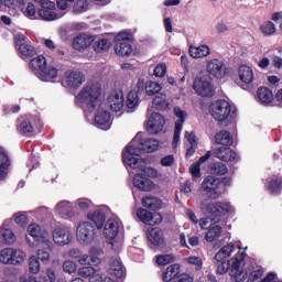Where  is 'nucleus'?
Masks as SVG:
<instances>
[{
    "label": "nucleus",
    "instance_id": "nucleus-1",
    "mask_svg": "<svg viewBox=\"0 0 282 282\" xmlns=\"http://www.w3.org/2000/svg\"><path fill=\"white\" fill-rule=\"evenodd\" d=\"M77 107L84 111H96L105 105V97H102V86L98 82L88 83L75 97Z\"/></svg>",
    "mask_w": 282,
    "mask_h": 282
},
{
    "label": "nucleus",
    "instance_id": "nucleus-2",
    "mask_svg": "<svg viewBox=\"0 0 282 282\" xmlns=\"http://www.w3.org/2000/svg\"><path fill=\"white\" fill-rule=\"evenodd\" d=\"M238 253L235 258H231L229 261L226 260L216 261L217 264V273L218 274H226L229 270V274L231 276L232 282H243L248 276V272H246V250L241 249V246H238Z\"/></svg>",
    "mask_w": 282,
    "mask_h": 282
},
{
    "label": "nucleus",
    "instance_id": "nucleus-3",
    "mask_svg": "<svg viewBox=\"0 0 282 282\" xmlns=\"http://www.w3.org/2000/svg\"><path fill=\"white\" fill-rule=\"evenodd\" d=\"M160 149V141L156 139H142V133H138L133 140L126 147L122 160L130 155L131 159L142 160L140 153H154Z\"/></svg>",
    "mask_w": 282,
    "mask_h": 282
},
{
    "label": "nucleus",
    "instance_id": "nucleus-4",
    "mask_svg": "<svg viewBox=\"0 0 282 282\" xmlns=\"http://www.w3.org/2000/svg\"><path fill=\"white\" fill-rule=\"evenodd\" d=\"M209 113L216 122H230L237 118V107L226 100H217L210 105Z\"/></svg>",
    "mask_w": 282,
    "mask_h": 282
},
{
    "label": "nucleus",
    "instance_id": "nucleus-5",
    "mask_svg": "<svg viewBox=\"0 0 282 282\" xmlns=\"http://www.w3.org/2000/svg\"><path fill=\"white\" fill-rule=\"evenodd\" d=\"M199 208L204 215H212V217H223V215L235 213V207L228 202L209 203L208 199H203Z\"/></svg>",
    "mask_w": 282,
    "mask_h": 282
},
{
    "label": "nucleus",
    "instance_id": "nucleus-6",
    "mask_svg": "<svg viewBox=\"0 0 282 282\" xmlns=\"http://www.w3.org/2000/svg\"><path fill=\"white\" fill-rule=\"evenodd\" d=\"M76 237L82 246H90L96 239V227L89 221H82L77 225Z\"/></svg>",
    "mask_w": 282,
    "mask_h": 282
},
{
    "label": "nucleus",
    "instance_id": "nucleus-7",
    "mask_svg": "<svg viewBox=\"0 0 282 282\" xmlns=\"http://www.w3.org/2000/svg\"><path fill=\"white\" fill-rule=\"evenodd\" d=\"M123 163L130 169L138 171L143 177H158V170L147 166L144 159H131V154H126Z\"/></svg>",
    "mask_w": 282,
    "mask_h": 282
},
{
    "label": "nucleus",
    "instance_id": "nucleus-8",
    "mask_svg": "<svg viewBox=\"0 0 282 282\" xmlns=\"http://www.w3.org/2000/svg\"><path fill=\"white\" fill-rule=\"evenodd\" d=\"M41 237L43 238V243L50 248V246H52V242L50 241V234L43 232L41 236V226L36 223L30 224L26 235V243H29L30 248H37Z\"/></svg>",
    "mask_w": 282,
    "mask_h": 282
},
{
    "label": "nucleus",
    "instance_id": "nucleus-9",
    "mask_svg": "<svg viewBox=\"0 0 282 282\" xmlns=\"http://www.w3.org/2000/svg\"><path fill=\"white\" fill-rule=\"evenodd\" d=\"M28 259L25 251L15 248H6L0 252V262L4 265H19Z\"/></svg>",
    "mask_w": 282,
    "mask_h": 282
},
{
    "label": "nucleus",
    "instance_id": "nucleus-10",
    "mask_svg": "<svg viewBox=\"0 0 282 282\" xmlns=\"http://www.w3.org/2000/svg\"><path fill=\"white\" fill-rule=\"evenodd\" d=\"M206 72L210 78L221 80V78H226L228 74V66L219 58H212L206 62Z\"/></svg>",
    "mask_w": 282,
    "mask_h": 282
},
{
    "label": "nucleus",
    "instance_id": "nucleus-11",
    "mask_svg": "<svg viewBox=\"0 0 282 282\" xmlns=\"http://www.w3.org/2000/svg\"><path fill=\"white\" fill-rule=\"evenodd\" d=\"M221 182L215 176H207L200 184L202 191L206 193L209 199H219L221 191H219Z\"/></svg>",
    "mask_w": 282,
    "mask_h": 282
},
{
    "label": "nucleus",
    "instance_id": "nucleus-12",
    "mask_svg": "<svg viewBox=\"0 0 282 282\" xmlns=\"http://www.w3.org/2000/svg\"><path fill=\"white\" fill-rule=\"evenodd\" d=\"M193 89L198 96H203L204 98H212V96H215V87H213V84L206 76L197 77L194 80Z\"/></svg>",
    "mask_w": 282,
    "mask_h": 282
},
{
    "label": "nucleus",
    "instance_id": "nucleus-13",
    "mask_svg": "<svg viewBox=\"0 0 282 282\" xmlns=\"http://www.w3.org/2000/svg\"><path fill=\"white\" fill-rule=\"evenodd\" d=\"M15 47L22 58H32L36 55V50L23 34L15 35Z\"/></svg>",
    "mask_w": 282,
    "mask_h": 282
},
{
    "label": "nucleus",
    "instance_id": "nucleus-14",
    "mask_svg": "<svg viewBox=\"0 0 282 282\" xmlns=\"http://www.w3.org/2000/svg\"><path fill=\"white\" fill-rule=\"evenodd\" d=\"M39 14L43 21H56L65 17V12H56V4L53 1L42 2Z\"/></svg>",
    "mask_w": 282,
    "mask_h": 282
},
{
    "label": "nucleus",
    "instance_id": "nucleus-15",
    "mask_svg": "<svg viewBox=\"0 0 282 282\" xmlns=\"http://www.w3.org/2000/svg\"><path fill=\"white\" fill-rule=\"evenodd\" d=\"M175 116V129L172 147L173 149H177V144H180V134L182 133V126L186 122V111L182 110L180 107L174 108Z\"/></svg>",
    "mask_w": 282,
    "mask_h": 282
},
{
    "label": "nucleus",
    "instance_id": "nucleus-16",
    "mask_svg": "<svg viewBox=\"0 0 282 282\" xmlns=\"http://www.w3.org/2000/svg\"><path fill=\"white\" fill-rule=\"evenodd\" d=\"M164 124L166 121L161 113L154 112L150 116L147 124V131L150 135H158L164 130Z\"/></svg>",
    "mask_w": 282,
    "mask_h": 282
},
{
    "label": "nucleus",
    "instance_id": "nucleus-17",
    "mask_svg": "<svg viewBox=\"0 0 282 282\" xmlns=\"http://www.w3.org/2000/svg\"><path fill=\"white\" fill-rule=\"evenodd\" d=\"M94 111H97L95 116V126L102 131H109V129H111V113L105 109V104Z\"/></svg>",
    "mask_w": 282,
    "mask_h": 282
},
{
    "label": "nucleus",
    "instance_id": "nucleus-18",
    "mask_svg": "<svg viewBox=\"0 0 282 282\" xmlns=\"http://www.w3.org/2000/svg\"><path fill=\"white\" fill-rule=\"evenodd\" d=\"M53 241L56 246H69L72 243V232L66 227H55L52 230Z\"/></svg>",
    "mask_w": 282,
    "mask_h": 282
},
{
    "label": "nucleus",
    "instance_id": "nucleus-19",
    "mask_svg": "<svg viewBox=\"0 0 282 282\" xmlns=\"http://www.w3.org/2000/svg\"><path fill=\"white\" fill-rule=\"evenodd\" d=\"M85 83V75L80 72H67L62 80L63 87L78 89Z\"/></svg>",
    "mask_w": 282,
    "mask_h": 282
},
{
    "label": "nucleus",
    "instance_id": "nucleus-20",
    "mask_svg": "<svg viewBox=\"0 0 282 282\" xmlns=\"http://www.w3.org/2000/svg\"><path fill=\"white\" fill-rule=\"evenodd\" d=\"M137 217L147 226H158V224H162V214L160 213H151L147 209L139 208L137 210Z\"/></svg>",
    "mask_w": 282,
    "mask_h": 282
},
{
    "label": "nucleus",
    "instance_id": "nucleus-21",
    "mask_svg": "<svg viewBox=\"0 0 282 282\" xmlns=\"http://www.w3.org/2000/svg\"><path fill=\"white\" fill-rule=\"evenodd\" d=\"M55 215L62 217V219H74L76 213L74 212V205L69 200H61L55 205Z\"/></svg>",
    "mask_w": 282,
    "mask_h": 282
},
{
    "label": "nucleus",
    "instance_id": "nucleus-22",
    "mask_svg": "<svg viewBox=\"0 0 282 282\" xmlns=\"http://www.w3.org/2000/svg\"><path fill=\"white\" fill-rule=\"evenodd\" d=\"M100 254H102V250L100 248H93L89 251V254H80L77 260L79 265H100Z\"/></svg>",
    "mask_w": 282,
    "mask_h": 282
},
{
    "label": "nucleus",
    "instance_id": "nucleus-23",
    "mask_svg": "<svg viewBox=\"0 0 282 282\" xmlns=\"http://www.w3.org/2000/svg\"><path fill=\"white\" fill-rule=\"evenodd\" d=\"M108 105L111 111H121L124 107V93L122 90H115L108 97Z\"/></svg>",
    "mask_w": 282,
    "mask_h": 282
},
{
    "label": "nucleus",
    "instance_id": "nucleus-24",
    "mask_svg": "<svg viewBox=\"0 0 282 282\" xmlns=\"http://www.w3.org/2000/svg\"><path fill=\"white\" fill-rule=\"evenodd\" d=\"M118 232H120V219L109 218L104 228L105 237H107V239H116Z\"/></svg>",
    "mask_w": 282,
    "mask_h": 282
},
{
    "label": "nucleus",
    "instance_id": "nucleus-25",
    "mask_svg": "<svg viewBox=\"0 0 282 282\" xmlns=\"http://www.w3.org/2000/svg\"><path fill=\"white\" fill-rule=\"evenodd\" d=\"M108 274L116 276V279H122L124 276V267L119 258H110L108 264Z\"/></svg>",
    "mask_w": 282,
    "mask_h": 282
},
{
    "label": "nucleus",
    "instance_id": "nucleus-26",
    "mask_svg": "<svg viewBox=\"0 0 282 282\" xmlns=\"http://www.w3.org/2000/svg\"><path fill=\"white\" fill-rule=\"evenodd\" d=\"M133 186L135 188H139V191H143L144 193H149V191H153V181H151V178L145 177L144 175L140 174V172L138 174H135L133 176Z\"/></svg>",
    "mask_w": 282,
    "mask_h": 282
},
{
    "label": "nucleus",
    "instance_id": "nucleus-27",
    "mask_svg": "<svg viewBox=\"0 0 282 282\" xmlns=\"http://www.w3.org/2000/svg\"><path fill=\"white\" fill-rule=\"evenodd\" d=\"M239 80L242 85H252L254 80V72L248 65H241L238 69Z\"/></svg>",
    "mask_w": 282,
    "mask_h": 282
},
{
    "label": "nucleus",
    "instance_id": "nucleus-28",
    "mask_svg": "<svg viewBox=\"0 0 282 282\" xmlns=\"http://www.w3.org/2000/svg\"><path fill=\"white\" fill-rule=\"evenodd\" d=\"M147 237L152 246L164 245V232L160 228H151L147 231Z\"/></svg>",
    "mask_w": 282,
    "mask_h": 282
},
{
    "label": "nucleus",
    "instance_id": "nucleus-29",
    "mask_svg": "<svg viewBox=\"0 0 282 282\" xmlns=\"http://www.w3.org/2000/svg\"><path fill=\"white\" fill-rule=\"evenodd\" d=\"M87 219L95 224L97 230H102L105 228V221H107V216L101 210H95L88 213Z\"/></svg>",
    "mask_w": 282,
    "mask_h": 282
},
{
    "label": "nucleus",
    "instance_id": "nucleus-30",
    "mask_svg": "<svg viewBox=\"0 0 282 282\" xmlns=\"http://www.w3.org/2000/svg\"><path fill=\"white\" fill-rule=\"evenodd\" d=\"M214 155L221 162H232L237 158V153L230 148H218L214 151Z\"/></svg>",
    "mask_w": 282,
    "mask_h": 282
},
{
    "label": "nucleus",
    "instance_id": "nucleus-31",
    "mask_svg": "<svg viewBox=\"0 0 282 282\" xmlns=\"http://www.w3.org/2000/svg\"><path fill=\"white\" fill-rule=\"evenodd\" d=\"M31 69L33 74L37 77L41 75V72H44L47 67V59L43 55H39L30 62Z\"/></svg>",
    "mask_w": 282,
    "mask_h": 282
},
{
    "label": "nucleus",
    "instance_id": "nucleus-32",
    "mask_svg": "<svg viewBox=\"0 0 282 282\" xmlns=\"http://www.w3.org/2000/svg\"><path fill=\"white\" fill-rule=\"evenodd\" d=\"M91 43H94V36L80 34L73 40V47L74 50H85V47H89Z\"/></svg>",
    "mask_w": 282,
    "mask_h": 282
},
{
    "label": "nucleus",
    "instance_id": "nucleus-33",
    "mask_svg": "<svg viewBox=\"0 0 282 282\" xmlns=\"http://www.w3.org/2000/svg\"><path fill=\"white\" fill-rule=\"evenodd\" d=\"M189 55L192 58H206L210 56V47L208 45L189 46Z\"/></svg>",
    "mask_w": 282,
    "mask_h": 282
},
{
    "label": "nucleus",
    "instance_id": "nucleus-34",
    "mask_svg": "<svg viewBox=\"0 0 282 282\" xmlns=\"http://www.w3.org/2000/svg\"><path fill=\"white\" fill-rule=\"evenodd\" d=\"M219 237H221V226L210 224L207 232L205 234V241L213 243V241H217Z\"/></svg>",
    "mask_w": 282,
    "mask_h": 282
},
{
    "label": "nucleus",
    "instance_id": "nucleus-35",
    "mask_svg": "<svg viewBox=\"0 0 282 282\" xmlns=\"http://www.w3.org/2000/svg\"><path fill=\"white\" fill-rule=\"evenodd\" d=\"M142 206L149 210H160L162 208V199L155 196H145L142 199Z\"/></svg>",
    "mask_w": 282,
    "mask_h": 282
},
{
    "label": "nucleus",
    "instance_id": "nucleus-36",
    "mask_svg": "<svg viewBox=\"0 0 282 282\" xmlns=\"http://www.w3.org/2000/svg\"><path fill=\"white\" fill-rule=\"evenodd\" d=\"M115 52L117 56H131L133 47L128 41H120L116 43Z\"/></svg>",
    "mask_w": 282,
    "mask_h": 282
},
{
    "label": "nucleus",
    "instance_id": "nucleus-37",
    "mask_svg": "<svg viewBox=\"0 0 282 282\" xmlns=\"http://www.w3.org/2000/svg\"><path fill=\"white\" fill-rule=\"evenodd\" d=\"M215 142L216 144H221L223 147H230L234 142L232 134L226 130H221L216 133Z\"/></svg>",
    "mask_w": 282,
    "mask_h": 282
},
{
    "label": "nucleus",
    "instance_id": "nucleus-38",
    "mask_svg": "<svg viewBox=\"0 0 282 282\" xmlns=\"http://www.w3.org/2000/svg\"><path fill=\"white\" fill-rule=\"evenodd\" d=\"M58 77V69L54 66H46L44 70L40 73V80H44L45 83H50L54 80V78Z\"/></svg>",
    "mask_w": 282,
    "mask_h": 282
},
{
    "label": "nucleus",
    "instance_id": "nucleus-39",
    "mask_svg": "<svg viewBox=\"0 0 282 282\" xmlns=\"http://www.w3.org/2000/svg\"><path fill=\"white\" fill-rule=\"evenodd\" d=\"M257 95L262 105H270L274 100V94L267 87L259 88Z\"/></svg>",
    "mask_w": 282,
    "mask_h": 282
},
{
    "label": "nucleus",
    "instance_id": "nucleus-40",
    "mask_svg": "<svg viewBox=\"0 0 282 282\" xmlns=\"http://www.w3.org/2000/svg\"><path fill=\"white\" fill-rule=\"evenodd\" d=\"M232 252H235V245L228 243L224 246L216 254H215V261H226L228 257L232 256Z\"/></svg>",
    "mask_w": 282,
    "mask_h": 282
},
{
    "label": "nucleus",
    "instance_id": "nucleus-41",
    "mask_svg": "<svg viewBox=\"0 0 282 282\" xmlns=\"http://www.w3.org/2000/svg\"><path fill=\"white\" fill-rule=\"evenodd\" d=\"M180 272H181L180 264H172L167 267V269L163 273V281L171 282L173 281V279H177Z\"/></svg>",
    "mask_w": 282,
    "mask_h": 282
},
{
    "label": "nucleus",
    "instance_id": "nucleus-42",
    "mask_svg": "<svg viewBox=\"0 0 282 282\" xmlns=\"http://www.w3.org/2000/svg\"><path fill=\"white\" fill-rule=\"evenodd\" d=\"M17 241V236H14V232L11 231V229H6L3 227L0 228V246L4 243H8L11 246Z\"/></svg>",
    "mask_w": 282,
    "mask_h": 282
},
{
    "label": "nucleus",
    "instance_id": "nucleus-43",
    "mask_svg": "<svg viewBox=\"0 0 282 282\" xmlns=\"http://www.w3.org/2000/svg\"><path fill=\"white\" fill-rule=\"evenodd\" d=\"M10 166V158L3 151H0V180H6L8 167Z\"/></svg>",
    "mask_w": 282,
    "mask_h": 282
},
{
    "label": "nucleus",
    "instance_id": "nucleus-44",
    "mask_svg": "<svg viewBox=\"0 0 282 282\" xmlns=\"http://www.w3.org/2000/svg\"><path fill=\"white\" fill-rule=\"evenodd\" d=\"M154 109H159L160 111H166L169 109V100H166V95L159 94L153 100Z\"/></svg>",
    "mask_w": 282,
    "mask_h": 282
},
{
    "label": "nucleus",
    "instance_id": "nucleus-45",
    "mask_svg": "<svg viewBox=\"0 0 282 282\" xmlns=\"http://www.w3.org/2000/svg\"><path fill=\"white\" fill-rule=\"evenodd\" d=\"M93 47L97 53L107 52L111 47V42L108 39L99 37L95 40Z\"/></svg>",
    "mask_w": 282,
    "mask_h": 282
},
{
    "label": "nucleus",
    "instance_id": "nucleus-46",
    "mask_svg": "<svg viewBox=\"0 0 282 282\" xmlns=\"http://www.w3.org/2000/svg\"><path fill=\"white\" fill-rule=\"evenodd\" d=\"M181 246L183 248H195L199 246V237L197 236H188V245L186 243V236L184 234H181L180 236Z\"/></svg>",
    "mask_w": 282,
    "mask_h": 282
},
{
    "label": "nucleus",
    "instance_id": "nucleus-47",
    "mask_svg": "<svg viewBox=\"0 0 282 282\" xmlns=\"http://www.w3.org/2000/svg\"><path fill=\"white\" fill-rule=\"evenodd\" d=\"M159 91H162V85L158 82H147L145 85V94L148 96H155V94H159Z\"/></svg>",
    "mask_w": 282,
    "mask_h": 282
},
{
    "label": "nucleus",
    "instance_id": "nucleus-48",
    "mask_svg": "<svg viewBox=\"0 0 282 282\" xmlns=\"http://www.w3.org/2000/svg\"><path fill=\"white\" fill-rule=\"evenodd\" d=\"M140 105V97H138V91L131 90L128 94V99H127V107L129 109H135Z\"/></svg>",
    "mask_w": 282,
    "mask_h": 282
},
{
    "label": "nucleus",
    "instance_id": "nucleus-49",
    "mask_svg": "<svg viewBox=\"0 0 282 282\" xmlns=\"http://www.w3.org/2000/svg\"><path fill=\"white\" fill-rule=\"evenodd\" d=\"M228 173V166L224 163H214L210 166V174L212 175H226Z\"/></svg>",
    "mask_w": 282,
    "mask_h": 282
},
{
    "label": "nucleus",
    "instance_id": "nucleus-50",
    "mask_svg": "<svg viewBox=\"0 0 282 282\" xmlns=\"http://www.w3.org/2000/svg\"><path fill=\"white\" fill-rule=\"evenodd\" d=\"M260 30L264 36H272V34H275L276 32V26L272 21H268L260 25Z\"/></svg>",
    "mask_w": 282,
    "mask_h": 282
},
{
    "label": "nucleus",
    "instance_id": "nucleus-51",
    "mask_svg": "<svg viewBox=\"0 0 282 282\" xmlns=\"http://www.w3.org/2000/svg\"><path fill=\"white\" fill-rule=\"evenodd\" d=\"M281 187H282V177L275 176L270 181V184L268 185V191L276 195V193L281 191Z\"/></svg>",
    "mask_w": 282,
    "mask_h": 282
},
{
    "label": "nucleus",
    "instance_id": "nucleus-52",
    "mask_svg": "<svg viewBox=\"0 0 282 282\" xmlns=\"http://www.w3.org/2000/svg\"><path fill=\"white\" fill-rule=\"evenodd\" d=\"M29 269L32 274H39V272H41V262L36 256H31L29 258Z\"/></svg>",
    "mask_w": 282,
    "mask_h": 282
},
{
    "label": "nucleus",
    "instance_id": "nucleus-53",
    "mask_svg": "<svg viewBox=\"0 0 282 282\" xmlns=\"http://www.w3.org/2000/svg\"><path fill=\"white\" fill-rule=\"evenodd\" d=\"M18 131L19 133H22L23 135H25L28 133H32V131H34V128L32 127V123L30 122V120L24 119L20 121V124L18 126Z\"/></svg>",
    "mask_w": 282,
    "mask_h": 282
},
{
    "label": "nucleus",
    "instance_id": "nucleus-54",
    "mask_svg": "<svg viewBox=\"0 0 282 282\" xmlns=\"http://www.w3.org/2000/svg\"><path fill=\"white\" fill-rule=\"evenodd\" d=\"M89 10V4L87 0H77L75 6L73 7V12L75 14H83V12H87Z\"/></svg>",
    "mask_w": 282,
    "mask_h": 282
},
{
    "label": "nucleus",
    "instance_id": "nucleus-55",
    "mask_svg": "<svg viewBox=\"0 0 282 282\" xmlns=\"http://www.w3.org/2000/svg\"><path fill=\"white\" fill-rule=\"evenodd\" d=\"M13 219L21 228H25V226H28V215H25V212L15 213L13 215Z\"/></svg>",
    "mask_w": 282,
    "mask_h": 282
},
{
    "label": "nucleus",
    "instance_id": "nucleus-56",
    "mask_svg": "<svg viewBox=\"0 0 282 282\" xmlns=\"http://www.w3.org/2000/svg\"><path fill=\"white\" fill-rule=\"evenodd\" d=\"M186 262L189 263V265H194L195 270H202L204 268V260L197 256L187 257Z\"/></svg>",
    "mask_w": 282,
    "mask_h": 282
},
{
    "label": "nucleus",
    "instance_id": "nucleus-57",
    "mask_svg": "<svg viewBox=\"0 0 282 282\" xmlns=\"http://www.w3.org/2000/svg\"><path fill=\"white\" fill-rule=\"evenodd\" d=\"M78 274L79 276H84V279L89 278L90 280L91 276H96V274L100 273H96V269H94L93 267H83L78 269Z\"/></svg>",
    "mask_w": 282,
    "mask_h": 282
},
{
    "label": "nucleus",
    "instance_id": "nucleus-58",
    "mask_svg": "<svg viewBox=\"0 0 282 282\" xmlns=\"http://www.w3.org/2000/svg\"><path fill=\"white\" fill-rule=\"evenodd\" d=\"M63 270L66 274H74L78 270V264L72 260L63 262Z\"/></svg>",
    "mask_w": 282,
    "mask_h": 282
},
{
    "label": "nucleus",
    "instance_id": "nucleus-59",
    "mask_svg": "<svg viewBox=\"0 0 282 282\" xmlns=\"http://www.w3.org/2000/svg\"><path fill=\"white\" fill-rule=\"evenodd\" d=\"M263 276V268L254 267L252 271L249 273L248 282L259 281Z\"/></svg>",
    "mask_w": 282,
    "mask_h": 282
},
{
    "label": "nucleus",
    "instance_id": "nucleus-60",
    "mask_svg": "<svg viewBox=\"0 0 282 282\" xmlns=\"http://www.w3.org/2000/svg\"><path fill=\"white\" fill-rule=\"evenodd\" d=\"M175 261V256L173 254H161L156 257V263L159 265H169V263H173Z\"/></svg>",
    "mask_w": 282,
    "mask_h": 282
},
{
    "label": "nucleus",
    "instance_id": "nucleus-61",
    "mask_svg": "<svg viewBox=\"0 0 282 282\" xmlns=\"http://www.w3.org/2000/svg\"><path fill=\"white\" fill-rule=\"evenodd\" d=\"M36 254L39 261H42L44 265H48L50 261L52 260V258L50 257V252L43 249H39Z\"/></svg>",
    "mask_w": 282,
    "mask_h": 282
},
{
    "label": "nucleus",
    "instance_id": "nucleus-62",
    "mask_svg": "<svg viewBox=\"0 0 282 282\" xmlns=\"http://www.w3.org/2000/svg\"><path fill=\"white\" fill-rule=\"evenodd\" d=\"M189 173L192 174L193 180H199L202 177V167L199 163H194L189 167Z\"/></svg>",
    "mask_w": 282,
    "mask_h": 282
},
{
    "label": "nucleus",
    "instance_id": "nucleus-63",
    "mask_svg": "<svg viewBox=\"0 0 282 282\" xmlns=\"http://www.w3.org/2000/svg\"><path fill=\"white\" fill-rule=\"evenodd\" d=\"M89 282H118V280H113L110 276H102L99 273V274L93 275Z\"/></svg>",
    "mask_w": 282,
    "mask_h": 282
},
{
    "label": "nucleus",
    "instance_id": "nucleus-64",
    "mask_svg": "<svg viewBox=\"0 0 282 282\" xmlns=\"http://www.w3.org/2000/svg\"><path fill=\"white\" fill-rule=\"evenodd\" d=\"M193 281H194L193 276H191V274L188 273H182L173 280V282H193Z\"/></svg>",
    "mask_w": 282,
    "mask_h": 282
}]
</instances>
